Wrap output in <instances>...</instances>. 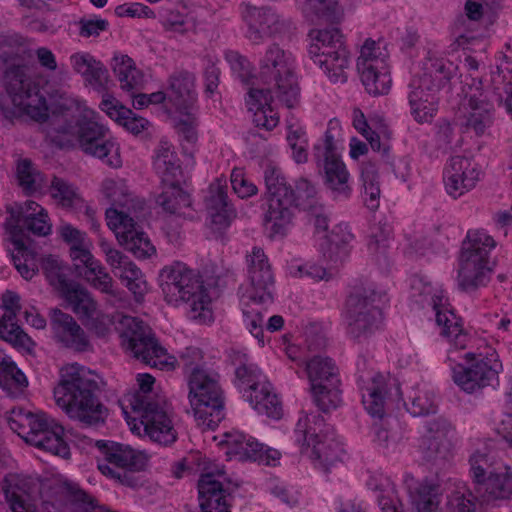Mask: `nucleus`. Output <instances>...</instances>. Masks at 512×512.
I'll return each mask as SVG.
<instances>
[{
    "instance_id": "1",
    "label": "nucleus",
    "mask_w": 512,
    "mask_h": 512,
    "mask_svg": "<svg viewBox=\"0 0 512 512\" xmlns=\"http://www.w3.org/2000/svg\"><path fill=\"white\" fill-rule=\"evenodd\" d=\"M258 79L267 88H250L246 103L254 111L255 125L269 131L279 123V116L271 106L274 98L289 109L299 101L293 54L277 43L268 45L258 62Z\"/></svg>"
},
{
    "instance_id": "2",
    "label": "nucleus",
    "mask_w": 512,
    "mask_h": 512,
    "mask_svg": "<svg viewBox=\"0 0 512 512\" xmlns=\"http://www.w3.org/2000/svg\"><path fill=\"white\" fill-rule=\"evenodd\" d=\"M101 378L94 371L78 365L60 370V379L53 394L56 405L83 427L104 424L108 409L100 401Z\"/></svg>"
},
{
    "instance_id": "3",
    "label": "nucleus",
    "mask_w": 512,
    "mask_h": 512,
    "mask_svg": "<svg viewBox=\"0 0 512 512\" xmlns=\"http://www.w3.org/2000/svg\"><path fill=\"white\" fill-rule=\"evenodd\" d=\"M161 289L168 304H189L192 319L205 320L210 316V297L202 277L185 264L176 262L161 270Z\"/></svg>"
},
{
    "instance_id": "4",
    "label": "nucleus",
    "mask_w": 512,
    "mask_h": 512,
    "mask_svg": "<svg viewBox=\"0 0 512 512\" xmlns=\"http://www.w3.org/2000/svg\"><path fill=\"white\" fill-rule=\"evenodd\" d=\"M0 83L14 106L37 122L48 119L46 99L23 64H15L8 53L0 55Z\"/></svg>"
},
{
    "instance_id": "5",
    "label": "nucleus",
    "mask_w": 512,
    "mask_h": 512,
    "mask_svg": "<svg viewBox=\"0 0 512 512\" xmlns=\"http://www.w3.org/2000/svg\"><path fill=\"white\" fill-rule=\"evenodd\" d=\"M188 400L199 426L214 429L225 417V396L220 374L207 368L187 379Z\"/></svg>"
},
{
    "instance_id": "6",
    "label": "nucleus",
    "mask_w": 512,
    "mask_h": 512,
    "mask_svg": "<svg viewBox=\"0 0 512 512\" xmlns=\"http://www.w3.org/2000/svg\"><path fill=\"white\" fill-rule=\"evenodd\" d=\"M309 37L311 44L308 53L313 62L332 82L345 83L346 69L349 67V52L341 31L336 27L313 29Z\"/></svg>"
},
{
    "instance_id": "7",
    "label": "nucleus",
    "mask_w": 512,
    "mask_h": 512,
    "mask_svg": "<svg viewBox=\"0 0 512 512\" xmlns=\"http://www.w3.org/2000/svg\"><path fill=\"white\" fill-rule=\"evenodd\" d=\"M95 446L102 457V460H98V469L103 475L128 487L139 485L136 473L145 470L148 461L143 452L107 440H98Z\"/></svg>"
},
{
    "instance_id": "8",
    "label": "nucleus",
    "mask_w": 512,
    "mask_h": 512,
    "mask_svg": "<svg viewBox=\"0 0 512 512\" xmlns=\"http://www.w3.org/2000/svg\"><path fill=\"white\" fill-rule=\"evenodd\" d=\"M266 191L264 199L267 209L264 222L272 236L284 235L294 217L291 187L279 168L267 166L264 170Z\"/></svg>"
},
{
    "instance_id": "9",
    "label": "nucleus",
    "mask_w": 512,
    "mask_h": 512,
    "mask_svg": "<svg viewBox=\"0 0 512 512\" xmlns=\"http://www.w3.org/2000/svg\"><path fill=\"white\" fill-rule=\"evenodd\" d=\"M6 211L9 214L5 222L8 241L22 251H25V244L29 241L26 232L45 237L52 231L47 211L35 201L14 202L6 206Z\"/></svg>"
},
{
    "instance_id": "10",
    "label": "nucleus",
    "mask_w": 512,
    "mask_h": 512,
    "mask_svg": "<svg viewBox=\"0 0 512 512\" xmlns=\"http://www.w3.org/2000/svg\"><path fill=\"white\" fill-rule=\"evenodd\" d=\"M123 347L146 365L159 370L172 369V363L165 358L166 350L157 342L151 329L135 317L126 316L121 322Z\"/></svg>"
},
{
    "instance_id": "11",
    "label": "nucleus",
    "mask_w": 512,
    "mask_h": 512,
    "mask_svg": "<svg viewBox=\"0 0 512 512\" xmlns=\"http://www.w3.org/2000/svg\"><path fill=\"white\" fill-rule=\"evenodd\" d=\"M305 370L311 384V392L317 407L328 412L342 402L339 370L329 357L316 355L305 361Z\"/></svg>"
},
{
    "instance_id": "12",
    "label": "nucleus",
    "mask_w": 512,
    "mask_h": 512,
    "mask_svg": "<svg viewBox=\"0 0 512 512\" xmlns=\"http://www.w3.org/2000/svg\"><path fill=\"white\" fill-rule=\"evenodd\" d=\"M374 289H363L352 293L346 301L345 320L347 333L355 340L367 339L379 329L382 311L375 304Z\"/></svg>"
},
{
    "instance_id": "13",
    "label": "nucleus",
    "mask_w": 512,
    "mask_h": 512,
    "mask_svg": "<svg viewBox=\"0 0 512 512\" xmlns=\"http://www.w3.org/2000/svg\"><path fill=\"white\" fill-rule=\"evenodd\" d=\"M315 158L325 186L337 197L348 198L351 194L350 174L345 163L336 153L334 135L331 128L324 134L323 144L315 145Z\"/></svg>"
},
{
    "instance_id": "14",
    "label": "nucleus",
    "mask_w": 512,
    "mask_h": 512,
    "mask_svg": "<svg viewBox=\"0 0 512 512\" xmlns=\"http://www.w3.org/2000/svg\"><path fill=\"white\" fill-rule=\"evenodd\" d=\"M324 419L320 415H305L297 422L295 434L297 441L303 440L302 446L312 447L311 456L326 469L341 460L340 444L327 435L321 434Z\"/></svg>"
},
{
    "instance_id": "15",
    "label": "nucleus",
    "mask_w": 512,
    "mask_h": 512,
    "mask_svg": "<svg viewBox=\"0 0 512 512\" xmlns=\"http://www.w3.org/2000/svg\"><path fill=\"white\" fill-rule=\"evenodd\" d=\"M240 9L242 19L247 25L246 37L255 45L263 43L267 38L284 35L292 29V22L269 6L257 7L242 3Z\"/></svg>"
},
{
    "instance_id": "16",
    "label": "nucleus",
    "mask_w": 512,
    "mask_h": 512,
    "mask_svg": "<svg viewBox=\"0 0 512 512\" xmlns=\"http://www.w3.org/2000/svg\"><path fill=\"white\" fill-rule=\"evenodd\" d=\"M77 127V141L85 154L103 160L111 168L122 166L120 147L108 137L107 128L92 120L79 121Z\"/></svg>"
},
{
    "instance_id": "17",
    "label": "nucleus",
    "mask_w": 512,
    "mask_h": 512,
    "mask_svg": "<svg viewBox=\"0 0 512 512\" xmlns=\"http://www.w3.org/2000/svg\"><path fill=\"white\" fill-rule=\"evenodd\" d=\"M419 450L423 460L432 464H440L452 457L455 426L445 417L438 416L424 423Z\"/></svg>"
},
{
    "instance_id": "18",
    "label": "nucleus",
    "mask_w": 512,
    "mask_h": 512,
    "mask_svg": "<svg viewBox=\"0 0 512 512\" xmlns=\"http://www.w3.org/2000/svg\"><path fill=\"white\" fill-rule=\"evenodd\" d=\"M465 358L471 360V363L468 366L458 364L452 371L453 381L463 391L475 393L498 381L502 365L497 359L476 358L473 353H467Z\"/></svg>"
},
{
    "instance_id": "19",
    "label": "nucleus",
    "mask_w": 512,
    "mask_h": 512,
    "mask_svg": "<svg viewBox=\"0 0 512 512\" xmlns=\"http://www.w3.org/2000/svg\"><path fill=\"white\" fill-rule=\"evenodd\" d=\"M466 97L470 111L465 116L463 125L467 131L482 135L492 124L494 104L504 105L500 88L495 87L492 92H486L482 88L481 81L473 79V85L469 86V90L466 91Z\"/></svg>"
},
{
    "instance_id": "20",
    "label": "nucleus",
    "mask_w": 512,
    "mask_h": 512,
    "mask_svg": "<svg viewBox=\"0 0 512 512\" xmlns=\"http://www.w3.org/2000/svg\"><path fill=\"white\" fill-rule=\"evenodd\" d=\"M64 428L46 414L30 413L28 429L24 439L30 445L50 452L53 455L67 458L69 446L63 438Z\"/></svg>"
},
{
    "instance_id": "21",
    "label": "nucleus",
    "mask_w": 512,
    "mask_h": 512,
    "mask_svg": "<svg viewBox=\"0 0 512 512\" xmlns=\"http://www.w3.org/2000/svg\"><path fill=\"white\" fill-rule=\"evenodd\" d=\"M247 275L251 284L249 300L254 304L271 303L275 279L268 256L261 247H253L246 255Z\"/></svg>"
},
{
    "instance_id": "22",
    "label": "nucleus",
    "mask_w": 512,
    "mask_h": 512,
    "mask_svg": "<svg viewBox=\"0 0 512 512\" xmlns=\"http://www.w3.org/2000/svg\"><path fill=\"white\" fill-rule=\"evenodd\" d=\"M220 445L226 448V455L239 461H254L267 466H275L280 459V452L265 447L252 437L239 431L227 432Z\"/></svg>"
},
{
    "instance_id": "23",
    "label": "nucleus",
    "mask_w": 512,
    "mask_h": 512,
    "mask_svg": "<svg viewBox=\"0 0 512 512\" xmlns=\"http://www.w3.org/2000/svg\"><path fill=\"white\" fill-rule=\"evenodd\" d=\"M50 329L55 341L63 347L77 352L90 348L89 338L74 317L58 308L49 312Z\"/></svg>"
},
{
    "instance_id": "24",
    "label": "nucleus",
    "mask_w": 512,
    "mask_h": 512,
    "mask_svg": "<svg viewBox=\"0 0 512 512\" xmlns=\"http://www.w3.org/2000/svg\"><path fill=\"white\" fill-rule=\"evenodd\" d=\"M431 302L435 311L436 324L441 328L440 334L447 338L455 348L465 349L469 336L464 330L462 318L449 307L447 298L442 291L435 293L431 297Z\"/></svg>"
},
{
    "instance_id": "25",
    "label": "nucleus",
    "mask_w": 512,
    "mask_h": 512,
    "mask_svg": "<svg viewBox=\"0 0 512 512\" xmlns=\"http://www.w3.org/2000/svg\"><path fill=\"white\" fill-rule=\"evenodd\" d=\"M479 176L480 171L470 159L453 156L444 171L446 191L450 196L458 198L476 186Z\"/></svg>"
},
{
    "instance_id": "26",
    "label": "nucleus",
    "mask_w": 512,
    "mask_h": 512,
    "mask_svg": "<svg viewBox=\"0 0 512 512\" xmlns=\"http://www.w3.org/2000/svg\"><path fill=\"white\" fill-rule=\"evenodd\" d=\"M135 413L139 415L145 434L152 441L165 446L176 441L177 432L161 404L156 405V407H148L143 409V411H136Z\"/></svg>"
},
{
    "instance_id": "27",
    "label": "nucleus",
    "mask_w": 512,
    "mask_h": 512,
    "mask_svg": "<svg viewBox=\"0 0 512 512\" xmlns=\"http://www.w3.org/2000/svg\"><path fill=\"white\" fill-rule=\"evenodd\" d=\"M228 187L220 179H216L209 185L205 197V205L211 218L214 229L227 228L235 217V211L228 202Z\"/></svg>"
},
{
    "instance_id": "28",
    "label": "nucleus",
    "mask_w": 512,
    "mask_h": 512,
    "mask_svg": "<svg viewBox=\"0 0 512 512\" xmlns=\"http://www.w3.org/2000/svg\"><path fill=\"white\" fill-rule=\"evenodd\" d=\"M410 114L418 124L431 123L438 111L439 97L435 90L411 80L407 95Z\"/></svg>"
},
{
    "instance_id": "29",
    "label": "nucleus",
    "mask_w": 512,
    "mask_h": 512,
    "mask_svg": "<svg viewBox=\"0 0 512 512\" xmlns=\"http://www.w3.org/2000/svg\"><path fill=\"white\" fill-rule=\"evenodd\" d=\"M195 81V75L186 70L175 71L170 75L167 98L178 111L195 110L197 103Z\"/></svg>"
},
{
    "instance_id": "30",
    "label": "nucleus",
    "mask_w": 512,
    "mask_h": 512,
    "mask_svg": "<svg viewBox=\"0 0 512 512\" xmlns=\"http://www.w3.org/2000/svg\"><path fill=\"white\" fill-rule=\"evenodd\" d=\"M495 262L477 261L471 256L460 257L457 283L460 290L473 292L488 284Z\"/></svg>"
},
{
    "instance_id": "31",
    "label": "nucleus",
    "mask_w": 512,
    "mask_h": 512,
    "mask_svg": "<svg viewBox=\"0 0 512 512\" xmlns=\"http://www.w3.org/2000/svg\"><path fill=\"white\" fill-rule=\"evenodd\" d=\"M199 506L201 512H231L226 490L211 472L201 475L198 481Z\"/></svg>"
},
{
    "instance_id": "32",
    "label": "nucleus",
    "mask_w": 512,
    "mask_h": 512,
    "mask_svg": "<svg viewBox=\"0 0 512 512\" xmlns=\"http://www.w3.org/2000/svg\"><path fill=\"white\" fill-rule=\"evenodd\" d=\"M75 72L81 74L85 81L96 91L107 89L109 73L106 67L89 53H75L70 57Z\"/></svg>"
},
{
    "instance_id": "33",
    "label": "nucleus",
    "mask_w": 512,
    "mask_h": 512,
    "mask_svg": "<svg viewBox=\"0 0 512 512\" xmlns=\"http://www.w3.org/2000/svg\"><path fill=\"white\" fill-rule=\"evenodd\" d=\"M153 167L160 176L162 184L180 181L182 177L180 159L168 141L159 142L153 157Z\"/></svg>"
},
{
    "instance_id": "34",
    "label": "nucleus",
    "mask_w": 512,
    "mask_h": 512,
    "mask_svg": "<svg viewBox=\"0 0 512 512\" xmlns=\"http://www.w3.org/2000/svg\"><path fill=\"white\" fill-rule=\"evenodd\" d=\"M361 71H358L366 91L374 96L387 94L392 85L388 63L376 60L375 65L361 62Z\"/></svg>"
},
{
    "instance_id": "35",
    "label": "nucleus",
    "mask_w": 512,
    "mask_h": 512,
    "mask_svg": "<svg viewBox=\"0 0 512 512\" xmlns=\"http://www.w3.org/2000/svg\"><path fill=\"white\" fill-rule=\"evenodd\" d=\"M452 77L451 63L443 58L429 56L424 63V72L412 80L420 83L428 90L440 91Z\"/></svg>"
},
{
    "instance_id": "36",
    "label": "nucleus",
    "mask_w": 512,
    "mask_h": 512,
    "mask_svg": "<svg viewBox=\"0 0 512 512\" xmlns=\"http://www.w3.org/2000/svg\"><path fill=\"white\" fill-rule=\"evenodd\" d=\"M233 364L237 365L235 376L243 396L247 399V394H252L268 380L261 370L248 361L245 354L239 352L234 354Z\"/></svg>"
},
{
    "instance_id": "37",
    "label": "nucleus",
    "mask_w": 512,
    "mask_h": 512,
    "mask_svg": "<svg viewBox=\"0 0 512 512\" xmlns=\"http://www.w3.org/2000/svg\"><path fill=\"white\" fill-rule=\"evenodd\" d=\"M484 501L508 500L512 497V470L505 467V472L489 471L488 477L478 485Z\"/></svg>"
},
{
    "instance_id": "38",
    "label": "nucleus",
    "mask_w": 512,
    "mask_h": 512,
    "mask_svg": "<svg viewBox=\"0 0 512 512\" xmlns=\"http://www.w3.org/2000/svg\"><path fill=\"white\" fill-rule=\"evenodd\" d=\"M111 65L122 90L134 93L143 88L144 75L132 58L127 55L115 56Z\"/></svg>"
},
{
    "instance_id": "39",
    "label": "nucleus",
    "mask_w": 512,
    "mask_h": 512,
    "mask_svg": "<svg viewBox=\"0 0 512 512\" xmlns=\"http://www.w3.org/2000/svg\"><path fill=\"white\" fill-rule=\"evenodd\" d=\"M494 238L483 229L469 230L462 244L461 256L477 261L495 262L490 258V252L496 247Z\"/></svg>"
},
{
    "instance_id": "40",
    "label": "nucleus",
    "mask_w": 512,
    "mask_h": 512,
    "mask_svg": "<svg viewBox=\"0 0 512 512\" xmlns=\"http://www.w3.org/2000/svg\"><path fill=\"white\" fill-rule=\"evenodd\" d=\"M354 235L347 224H338L326 235V247L324 256L330 261L337 263L348 257L351 251V243Z\"/></svg>"
},
{
    "instance_id": "41",
    "label": "nucleus",
    "mask_w": 512,
    "mask_h": 512,
    "mask_svg": "<svg viewBox=\"0 0 512 512\" xmlns=\"http://www.w3.org/2000/svg\"><path fill=\"white\" fill-rule=\"evenodd\" d=\"M247 401L260 414L272 419H280L283 415L282 403L274 392L272 384L267 381L252 394H247Z\"/></svg>"
},
{
    "instance_id": "42",
    "label": "nucleus",
    "mask_w": 512,
    "mask_h": 512,
    "mask_svg": "<svg viewBox=\"0 0 512 512\" xmlns=\"http://www.w3.org/2000/svg\"><path fill=\"white\" fill-rule=\"evenodd\" d=\"M61 297L71 306L80 318H91L97 311V302L90 292L80 283L74 281L60 293Z\"/></svg>"
},
{
    "instance_id": "43",
    "label": "nucleus",
    "mask_w": 512,
    "mask_h": 512,
    "mask_svg": "<svg viewBox=\"0 0 512 512\" xmlns=\"http://www.w3.org/2000/svg\"><path fill=\"white\" fill-rule=\"evenodd\" d=\"M385 377L377 374L371 378L370 385L362 388V403L367 412L381 418L384 415L385 397L387 394Z\"/></svg>"
},
{
    "instance_id": "44",
    "label": "nucleus",
    "mask_w": 512,
    "mask_h": 512,
    "mask_svg": "<svg viewBox=\"0 0 512 512\" xmlns=\"http://www.w3.org/2000/svg\"><path fill=\"white\" fill-rule=\"evenodd\" d=\"M156 203L169 214H180L183 208L190 207V195L180 186V181L162 184V192L156 197Z\"/></svg>"
},
{
    "instance_id": "45",
    "label": "nucleus",
    "mask_w": 512,
    "mask_h": 512,
    "mask_svg": "<svg viewBox=\"0 0 512 512\" xmlns=\"http://www.w3.org/2000/svg\"><path fill=\"white\" fill-rule=\"evenodd\" d=\"M40 268L49 284L59 292L64 291L74 280L69 279V267L58 257L44 256L40 260Z\"/></svg>"
},
{
    "instance_id": "46",
    "label": "nucleus",
    "mask_w": 512,
    "mask_h": 512,
    "mask_svg": "<svg viewBox=\"0 0 512 512\" xmlns=\"http://www.w3.org/2000/svg\"><path fill=\"white\" fill-rule=\"evenodd\" d=\"M292 205L294 208L307 211L321 202L316 184L306 177H299L290 184Z\"/></svg>"
},
{
    "instance_id": "47",
    "label": "nucleus",
    "mask_w": 512,
    "mask_h": 512,
    "mask_svg": "<svg viewBox=\"0 0 512 512\" xmlns=\"http://www.w3.org/2000/svg\"><path fill=\"white\" fill-rule=\"evenodd\" d=\"M411 499L417 512H436L439 505V485L425 479L411 492Z\"/></svg>"
},
{
    "instance_id": "48",
    "label": "nucleus",
    "mask_w": 512,
    "mask_h": 512,
    "mask_svg": "<svg viewBox=\"0 0 512 512\" xmlns=\"http://www.w3.org/2000/svg\"><path fill=\"white\" fill-rule=\"evenodd\" d=\"M117 239L136 258L146 259L156 253V248L144 232L126 230L117 234Z\"/></svg>"
},
{
    "instance_id": "49",
    "label": "nucleus",
    "mask_w": 512,
    "mask_h": 512,
    "mask_svg": "<svg viewBox=\"0 0 512 512\" xmlns=\"http://www.w3.org/2000/svg\"><path fill=\"white\" fill-rule=\"evenodd\" d=\"M137 381L139 384V390L127 398L132 411H143V409L156 407V405L160 404V402L155 400L152 395L155 378L150 374L143 373L138 374Z\"/></svg>"
},
{
    "instance_id": "50",
    "label": "nucleus",
    "mask_w": 512,
    "mask_h": 512,
    "mask_svg": "<svg viewBox=\"0 0 512 512\" xmlns=\"http://www.w3.org/2000/svg\"><path fill=\"white\" fill-rule=\"evenodd\" d=\"M16 317L10 312L0 315V338L14 347L28 348L32 340L19 326Z\"/></svg>"
},
{
    "instance_id": "51",
    "label": "nucleus",
    "mask_w": 512,
    "mask_h": 512,
    "mask_svg": "<svg viewBox=\"0 0 512 512\" xmlns=\"http://www.w3.org/2000/svg\"><path fill=\"white\" fill-rule=\"evenodd\" d=\"M16 177L19 186L28 194L40 190L44 184V177L33 162L28 159H20L16 165Z\"/></svg>"
},
{
    "instance_id": "52",
    "label": "nucleus",
    "mask_w": 512,
    "mask_h": 512,
    "mask_svg": "<svg viewBox=\"0 0 512 512\" xmlns=\"http://www.w3.org/2000/svg\"><path fill=\"white\" fill-rule=\"evenodd\" d=\"M2 491L13 512H31V505L24 498L26 492L23 490L22 481L18 477L14 475L6 476Z\"/></svg>"
},
{
    "instance_id": "53",
    "label": "nucleus",
    "mask_w": 512,
    "mask_h": 512,
    "mask_svg": "<svg viewBox=\"0 0 512 512\" xmlns=\"http://www.w3.org/2000/svg\"><path fill=\"white\" fill-rule=\"evenodd\" d=\"M102 190L105 196L111 201L112 206L130 210V203L133 200L123 180L105 179L102 183Z\"/></svg>"
},
{
    "instance_id": "54",
    "label": "nucleus",
    "mask_w": 512,
    "mask_h": 512,
    "mask_svg": "<svg viewBox=\"0 0 512 512\" xmlns=\"http://www.w3.org/2000/svg\"><path fill=\"white\" fill-rule=\"evenodd\" d=\"M28 381L25 374L16 366L14 362H7L2 369L0 377V386L8 392L9 395H16L27 387Z\"/></svg>"
},
{
    "instance_id": "55",
    "label": "nucleus",
    "mask_w": 512,
    "mask_h": 512,
    "mask_svg": "<svg viewBox=\"0 0 512 512\" xmlns=\"http://www.w3.org/2000/svg\"><path fill=\"white\" fill-rule=\"evenodd\" d=\"M84 277L93 288L101 291L102 293L115 298L119 296V291L113 287L112 277L106 272L105 268L100 263L90 267L89 270H85Z\"/></svg>"
},
{
    "instance_id": "56",
    "label": "nucleus",
    "mask_w": 512,
    "mask_h": 512,
    "mask_svg": "<svg viewBox=\"0 0 512 512\" xmlns=\"http://www.w3.org/2000/svg\"><path fill=\"white\" fill-rule=\"evenodd\" d=\"M179 112L181 116L175 120L174 128L183 140L193 144L198 139V118L195 110H182Z\"/></svg>"
},
{
    "instance_id": "57",
    "label": "nucleus",
    "mask_w": 512,
    "mask_h": 512,
    "mask_svg": "<svg viewBox=\"0 0 512 512\" xmlns=\"http://www.w3.org/2000/svg\"><path fill=\"white\" fill-rule=\"evenodd\" d=\"M45 141L51 147L70 149L74 146V134L66 126L47 125L44 128Z\"/></svg>"
},
{
    "instance_id": "58",
    "label": "nucleus",
    "mask_w": 512,
    "mask_h": 512,
    "mask_svg": "<svg viewBox=\"0 0 512 512\" xmlns=\"http://www.w3.org/2000/svg\"><path fill=\"white\" fill-rule=\"evenodd\" d=\"M382 60V62L387 63L388 60V52L384 46H381L380 42H376L371 38L365 40L364 44L361 47L360 55L357 59V70L361 71V62H365L367 65H375L376 60Z\"/></svg>"
},
{
    "instance_id": "59",
    "label": "nucleus",
    "mask_w": 512,
    "mask_h": 512,
    "mask_svg": "<svg viewBox=\"0 0 512 512\" xmlns=\"http://www.w3.org/2000/svg\"><path fill=\"white\" fill-rule=\"evenodd\" d=\"M245 305L246 307L243 309L244 323L250 333L263 343V315L261 307H258L260 304H254L250 301Z\"/></svg>"
},
{
    "instance_id": "60",
    "label": "nucleus",
    "mask_w": 512,
    "mask_h": 512,
    "mask_svg": "<svg viewBox=\"0 0 512 512\" xmlns=\"http://www.w3.org/2000/svg\"><path fill=\"white\" fill-rule=\"evenodd\" d=\"M52 196L58 199L62 206L71 207L80 200L76 189L62 178L53 177L51 182Z\"/></svg>"
},
{
    "instance_id": "61",
    "label": "nucleus",
    "mask_w": 512,
    "mask_h": 512,
    "mask_svg": "<svg viewBox=\"0 0 512 512\" xmlns=\"http://www.w3.org/2000/svg\"><path fill=\"white\" fill-rule=\"evenodd\" d=\"M203 358L202 351L196 347H188L181 353L179 361L186 379L196 371H203L208 368L203 365Z\"/></svg>"
},
{
    "instance_id": "62",
    "label": "nucleus",
    "mask_w": 512,
    "mask_h": 512,
    "mask_svg": "<svg viewBox=\"0 0 512 512\" xmlns=\"http://www.w3.org/2000/svg\"><path fill=\"white\" fill-rule=\"evenodd\" d=\"M225 57L240 80L245 84H249L253 78V67L250 61L236 51H228Z\"/></svg>"
},
{
    "instance_id": "63",
    "label": "nucleus",
    "mask_w": 512,
    "mask_h": 512,
    "mask_svg": "<svg viewBox=\"0 0 512 512\" xmlns=\"http://www.w3.org/2000/svg\"><path fill=\"white\" fill-rule=\"evenodd\" d=\"M469 462L471 465L472 477L476 484L479 485L487 478L486 474H489V469L492 465L491 456L489 454L476 451L471 455Z\"/></svg>"
},
{
    "instance_id": "64",
    "label": "nucleus",
    "mask_w": 512,
    "mask_h": 512,
    "mask_svg": "<svg viewBox=\"0 0 512 512\" xmlns=\"http://www.w3.org/2000/svg\"><path fill=\"white\" fill-rule=\"evenodd\" d=\"M129 210H118V206H112L106 210V220L108 227L116 231L123 228L124 231L132 230L134 227V220L128 214Z\"/></svg>"
}]
</instances>
